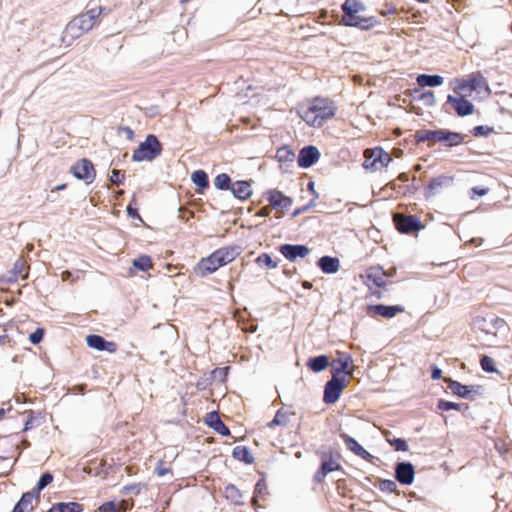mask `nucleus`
I'll list each match as a JSON object with an SVG mask.
<instances>
[{"label": "nucleus", "mask_w": 512, "mask_h": 512, "mask_svg": "<svg viewBox=\"0 0 512 512\" xmlns=\"http://www.w3.org/2000/svg\"><path fill=\"white\" fill-rule=\"evenodd\" d=\"M206 424L211 427L215 432L222 436H228L230 431L228 427L220 419L217 412L213 411L207 414L205 418Z\"/></svg>", "instance_id": "20"}, {"label": "nucleus", "mask_w": 512, "mask_h": 512, "mask_svg": "<svg viewBox=\"0 0 512 512\" xmlns=\"http://www.w3.org/2000/svg\"><path fill=\"white\" fill-rule=\"evenodd\" d=\"M124 177L125 175L123 172L117 169H113L111 172L110 181L113 184L119 185L123 181Z\"/></svg>", "instance_id": "48"}, {"label": "nucleus", "mask_w": 512, "mask_h": 512, "mask_svg": "<svg viewBox=\"0 0 512 512\" xmlns=\"http://www.w3.org/2000/svg\"><path fill=\"white\" fill-rule=\"evenodd\" d=\"M44 329L37 328L33 333L30 334L29 340L32 344H39L43 340Z\"/></svg>", "instance_id": "47"}, {"label": "nucleus", "mask_w": 512, "mask_h": 512, "mask_svg": "<svg viewBox=\"0 0 512 512\" xmlns=\"http://www.w3.org/2000/svg\"><path fill=\"white\" fill-rule=\"evenodd\" d=\"M289 421V417L287 413L282 412V410H278L273 420L268 424L269 427L274 426H285Z\"/></svg>", "instance_id": "40"}, {"label": "nucleus", "mask_w": 512, "mask_h": 512, "mask_svg": "<svg viewBox=\"0 0 512 512\" xmlns=\"http://www.w3.org/2000/svg\"><path fill=\"white\" fill-rule=\"evenodd\" d=\"M26 264L22 259H18L10 271L11 276L8 278L9 282H14L17 280L18 276H22L23 279L28 277V273L23 274L25 271Z\"/></svg>", "instance_id": "33"}, {"label": "nucleus", "mask_w": 512, "mask_h": 512, "mask_svg": "<svg viewBox=\"0 0 512 512\" xmlns=\"http://www.w3.org/2000/svg\"><path fill=\"white\" fill-rule=\"evenodd\" d=\"M320 158V152L315 146H306L302 148L298 155V165L301 168H309Z\"/></svg>", "instance_id": "15"}, {"label": "nucleus", "mask_w": 512, "mask_h": 512, "mask_svg": "<svg viewBox=\"0 0 512 512\" xmlns=\"http://www.w3.org/2000/svg\"><path fill=\"white\" fill-rule=\"evenodd\" d=\"M36 499L34 493L26 492L24 493L18 503L15 505L12 512H31L33 510V499Z\"/></svg>", "instance_id": "25"}, {"label": "nucleus", "mask_w": 512, "mask_h": 512, "mask_svg": "<svg viewBox=\"0 0 512 512\" xmlns=\"http://www.w3.org/2000/svg\"><path fill=\"white\" fill-rule=\"evenodd\" d=\"M404 311V307L401 305H373L369 306V312L382 316L384 318L390 319L397 315V313H401Z\"/></svg>", "instance_id": "19"}, {"label": "nucleus", "mask_w": 512, "mask_h": 512, "mask_svg": "<svg viewBox=\"0 0 512 512\" xmlns=\"http://www.w3.org/2000/svg\"><path fill=\"white\" fill-rule=\"evenodd\" d=\"M353 360L347 353H341L337 359L332 362V376L339 377L340 374L352 375Z\"/></svg>", "instance_id": "13"}, {"label": "nucleus", "mask_w": 512, "mask_h": 512, "mask_svg": "<svg viewBox=\"0 0 512 512\" xmlns=\"http://www.w3.org/2000/svg\"><path fill=\"white\" fill-rule=\"evenodd\" d=\"M257 263L260 266H266L268 268L274 269L277 267V263L273 261V259L268 254H262L257 258Z\"/></svg>", "instance_id": "44"}, {"label": "nucleus", "mask_w": 512, "mask_h": 512, "mask_svg": "<svg viewBox=\"0 0 512 512\" xmlns=\"http://www.w3.org/2000/svg\"><path fill=\"white\" fill-rule=\"evenodd\" d=\"M444 79L440 75L421 74L417 77V84L421 87H436L442 85Z\"/></svg>", "instance_id": "28"}, {"label": "nucleus", "mask_w": 512, "mask_h": 512, "mask_svg": "<svg viewBox=\"0 0 512 512\" xmlns=\"http://www.w3.org/2000/svg\"><path fill=\"white\" fill-rule=\"evenodd\" d=\"M162 146L155 135H148L132 154L135 162L152 161L161 154Z\"/></svg>", "instance_id": "6"}, {"label": "nucleus", "mask_w": 512, "mask_h": 512, "mask_svg": "<svg viewBox=\"0 0 512 512\" xmlns=\"http://www.w3.org/2000/svg\"><path fill=\"white\" fill-rule=\"evenodd\" d=\"M267 199L271 206L275 209H288L292 205L291 198L285 196L278 190L268 191Z\"/></svg>", "instance_id": "18"}, {"label": "nucleus", "mask_w": 512, "mask_h": 512, "mask_svg": "<svg viewBox=\"0 0 512 512\" xmlns=\"http://www.w3.org/2000/svg\"><path fill=\"white\" fill-rule=\"evenodd\" d=\"M192 182L199 188V191L207 188L209 185L208 176L203 170H197L191 175Z\"/></svg>", "instance_id": "35"}, {"label": "nucleus", "mask_w": 512, "mask_h": 512, "mask_svg": "<svg viewBox=\"0 0 512 512\" xmlns=\"http://www.w3.org/2000/svg\"><path fill=\"white\" fill-rule=\"evenodd\" d=\"M6 338H7V336H5V335H0V346H1V345H3V344H5V342H6Z\"/></svg>", "instance_id": "61"}, {"label": "nucleus", "mask_w": 512, "mask_h": 512, "mask_svg": "<svg viewBox=\"0 0 512 512\" xmlns=\"http://www.w3.org/2000/svg\"><path fill=\"white\" fill-rule=\"evenodd\" d=\"M318 267L326 274H335L340 269V261L336 257L323 256L317 262Z\"/></svg>", "instance_id": "21"}, {"label": "nucleus", "mask_w": 512, "mask_h": 512, "mask_svg": "<svg viewBox=\"0 0 512 512\" xmlns=\"http://www.w3.org/2000/svg\"><path fill=\"white\" fill-rule=\"evenodd\" d=\"M66 185L65 184H61V185H58L55 190L59 191V190H63L65 189Z\"/></svg>", "instance_id": "63"}, {"label": "nucleus", "mask_w": 512, "mask_h": 512, "mask_svg": "<svg viewBox=\"0 0 512 512\" xmlns=\"http://www.w3.org/2000/svg\"><path fill=\"white\" fill-rule=\"evenodd\" d=\"M329 365V359L326 355L312 357L307 362V367L313 372H321Z\"/></svg>", "instance_id": "30"}, {"label": "nucleus", "mask_w": 512, "mask_h": 512, "mask_svg": "<svg viewBox=\"0 0 512 512\" xmlns=\"http://www.w3.org/2000/svg\"><path fill=\"white\" fill-rule=\"evenodd\" d=\"M232 194L240 200H246L252 195L251 185L247 181H236L230 188Z\"/></svg>", "instance_id": "24"}, {"label": "nucleus", "mask_w": 512, "mask_h": 512, "mask_svg": "<svg viewBox=\"0 0 512 512\" xmlns=\"http://www.w3.org/2000/svg\"><path fill=\"white\" fill-rule=\"evenodd\" d=\"M266 489V484L263 481H258V483L255 486V496L253 498L254 504L257 503V495L263 494L264 490Z\"/></svg>", "instance_id": "50"}, {"label": "nucleus", "mask_w": 512, "mask_h": 512, "mask_svg": "<svg viewBox=\"0 0 512 512\" xmlns=\"http://www.w3.org/2000/svg\"><path fill=\"white\" fill-rule=\"evenodd\" d=\"M494 322H495V324H500V325L504 324V321L502 319H495Z\"/></svg>", "instance_id": "64"}, {"label": "nucleus", "mask_w": 512, "mask_h": 512, "mask_svg": "<svg viewBox=\"0 0 512 512\" xmlns=\"http://www.w3.org/2000/svg\"><path fill=\"white\" fill-rule=\"evenodd\" d=\"M490 132V128L486 127V126H476L474 129H473V134L474 136H486L488 135V133Z\"/></svg>", "instance_id": "51"}, {"label": "nucleus", "mask_w": 512, "mask_h": 512, "mask_svg": "<svg viewBox=\"0 0 512 512\" xmlns=\"http://www.w3.org/2000/svg\"><path fill=\"white\" fill-rule=\"evenodd\" d=\"M395 223H396L397 229L401 233H412V232L418 231L422 228L420 220L416 216H413V215H408V216L396 215Z\"/></svg>", "instance_id": "10"}, {"label": "nucleus", "mask_w": 512, "mask_h": 512, "mask_svg": "<svg viewBox=\"0 0 512 512\" xmlns=\"http://www.w3.org/2000/svg\"><path fill=\"white\" fill-rule=\"evenodd\" d=\"M431 377H432V379H435V380L440 379L442 377V370L440 368H438L437 366H433Z\"/></svg>", "instance_id": "53"}, {"label": "nucleus", "mask_w": 512, "mask_h": 512, "mask_svg": "<svg viewBox=\"0 0 512 512\" xmlns=\"http://www.w3.org/2000/svg\"><path fill=\"white\" fill-rule=\"evenodd\" d=\"M71 275H72V274H71V272H70V271H64V272L62 273V280H63V281H67V280H69V278L71 277Z\"/></svg>", "instance_id": "57"}, {"label": "nucleus", "mask_w": 512, "mask_h": 512, "mask_svg": "<svg viewBox=\"0 0 512 512\" xmlns=\"http://www.w3.org/2000/svg\"><path fill=\"white\" fill-rule=\"evenodd\" d=\"M170 470L168 468H157L156 473L158 476H164L165 474L169 473Z\"/></svg>", "instance_id": "56"}, {"label": "nucleus", "mask_w": 512, "mask_h": 512, "mask_svg": "<svg viewBox=\"0 0 512 512\" xmlns=\"http://www.w3.org/2000/svg\"><path fill=\"white\" fill-rule=\"evenodd\" d=\"M277 157L279 160H292L294 157V153L290 151L288 148L283 147L277 151Z\"/></svg>", "instance_id": "49"}, {"label": "nucleus", "mask_w": 512, "mask_h": 512, "mask_svg": "<svg viewBox=\"0 0 512 512\" xmlns=\"http://www.w3.org/2000/svg\"><path fill=\"white\" fill-rule=\"evenodd\" d=\"M379 488L381 491L392 493L396 491L397 484L393 480L386 479L380 482Z\"/></svg>", "instance_id": "46"}, {"label": "nucleus", "mask_w": 512, "mask_h": 512, "mask_svg": "<svg viewBox=\"0 0 512 512\" xmlns=\"http://www.w3.org/2000/svg\"><path fill=\"white\" fill-rule=\"evenodd\" d=\"M238 255L236 248H221L213 252L207 258H203L197 264L195 271L201 276L205 277L213 272H215L218 268L230 263L233 261Z\"/></svg>", "instance_id": "4"}, {"label": "nucleus", "mask_w": 512, "mask_h": 512, "mask_svg": "<svg viewBox=\"0 0 512 512\" xmlns=\"http://www.w3.org/2000/svg\"><path fill=\"white\" fill-rule=\"evenodd\" d=\"M488 191H489L488 188H478V187L472 188L473 194H475L479 197L485 196L488 193Z\"/></svg>", "instance_id": "52"}, {"label": "nucleus", "mask_w": 512, "mask_h": 512, "mask_svg": "<svg viewBox=\"0 0 512 512\" xmlns=\"http://www.w3.org/2000/svg\"><path fill=\"white\" fill-rule=\"evenodd\" d=\"M397 9L394 6L389 7L387 10H382L381 15L387 16V15H394L396 14Z\"/></svg>", "instance_id": "55"}, {"label": "nucleus", "mask_w": 512, "mask_h": 512, "mask_svg": "<svg viewBox=\"0 0 512 512\" xmlns=\"http://www.w3.org/2000/svg\"><path fill=\"white\" fill-rule=\"evenodd\" d=\"M338 469H340V465L333 459L332 455L323 454L322 463L319 470L314 475V481L321 483L330 472Z\"/></svg>", "instance_id": "14"}, {"label": "nucleus", "mask_w": 512, "mask_h": 512, "mask_svg": "<svg viewBox=\"0 0 512 512\" xmlns=\"http://www.w3.org/2000/svg\"><path fill=\"white\" fill-rule=\"evenodd\" d=\"M232 455L235 459L245 462L247 464L253 462V457L249 449L245 446H236L232 451Z\"/></svg>", "instance_id": "34"}, {"label": "nucleus", "mask_w": 512, "mask_h": 512, "mask_svg": "<svg viewBox=\"0 0 512 512\" xmlns=\"http://www.w3.org/2000/svg\"><path fill=\"white\" fill-rule=\"evenodd\" d=\"M364 157L363 167L372 171L381 170L392 161L391 156L380 147L366 149Z\"/></svg>", "instance_id": "7"}, {"label": "nucleus", "mask_w": 512, "mask_h": 512, "mask_svg": "<svg viewBox=\"0 0 512 512\" xmlns=\"http://www.w3.org/2000/svg\"><path fill=\"white\" fill-rule=\"evenodd\" d=\"M387 441L395 448L396 451L406 452L408 450L407 442L401 438L387 439Z\"/></svg>", "instance_id": "45"}, {"label": "nucleus", "mask_w": 512, "mask_h": 512, "mask_svg": "<svg viewBox=\"0 0 512 512\" xmlns=\"http://www.w3.org/2000/svg\"><path fill=\"white\" fill-rule=\"evenodd\" d=\"M280 252L289 261H294L298 257L304 258L309 254V248L306 245L284 244L280 247Z\"/></svg>", "instance_id": "17"}, {"label": "nucleus", "mask_w": 512, "mask_h": 512, "mask_svg": "<svg viewBox=\"0 0 512 512\" xmlns=\"http://www.w3.org/2000/svg\"><path fill=\"white\" fill-rule=\"evenodd\" d=\"M445 382L448 384L450 391L461 398H467L471 392L475 391V387L471 385H463L458 381L450 378H445Z\"/></svg>", "instance_id": "22"}, {"label": "nucleus", "mask_w": 512, "mask_h": 512, "mask_svg": "<svg viewBox=\"0 0 512 512\" xmlns=\"http://www.w3.org/2000/svg\"><path fill=\"white\" fill-rule=\"evenodd\" d=\"M52 481H53V475L51 473L46 472V473L42 474V476L40 477V479L37 483L36 488L34 489V494H35L36 499L39 498L40 492L44 488H46Z\"/></svg>", "instance_id": "38"}, {"label": "nucleus", "mask_w": 512, "mask_h": 512, "mask_svg": "<svg viewBox=\"0 0 512 512\" xmlns=\"http://www.w3.org/2000/svg\"><path fill=\"white\" fill-rule=\"evenodd\" d=\"M101 512H125L126 505L124 501L115 502V501H109L104 504H102L99 508Z\"/></svg>", "instance_id": "36"}, {"label": "nucleus", "mask_w": 512, "mask_h": 512, "mask_svg": "<svg viewBox=\"0 0 512 512\" xmlns=\"http://www.w3.org/2000/svg\"><path fill=\"white\" fill-rule=\"evenodd\" d=\"M260 215L261 216H267L268 215V208L262 209L261 212H260Z\"/></svg>", "instance_id": "62"}, {"label": "nucleus", "mask_w": 512, "mask_h": 512, "mask_svg": "<svg viewBox=\"0 0 512 512\" xmlns=\"http://www.w3.org/2000/svg\"><path fill=\"white\" fill-rule=\"evenodd\" d=\"M133 266L140 271H148L152 268L151 258L147 255H141L132 262Z\"/></svg>", "instance_id": "37"}, {"label": "nucleus", "mask_w": 512, "mask_h": 512, "mask_svg": "<svg viewBox=\"0 0 512 512\" xmlns=\"http://www.w3.org/2000/svg\"><path fill=\"white\" fill-rule=\"evenodd\" d=\"M437 407L439 410H442V411H449L452 409L460 411L462 408V405L458 404V403L450 402V401L439 400Z\"/></svg>", "instance_id": "43"}, {"label": "nucleus", "mask_w": 512, "mask_h": 512, "mask_svg": "<svg viewBox=\"0 0 512 512\" xmlns=\"http://www.w3.org/2000/svg\"><path fill=\"white\" fill-rule=\"evenodd\" d=\"M485 85V79L480 74H473L468 80H464L460 85V89H466L469 88L471 91H475L478 89H481L482 86Z\"/></svg>", "instance_id": "27"}, {"label": "nucleus", "mask_w": 512, "mask_h": 512, "mask_svg": "<svg viewBox=\"0 0 512 512\" xmlns=\"http://www.w3.org/2000/svg\"><path fill=\"white\" fill-rule=\"evenodd\" d=\"M123 130L126 132L127 137H128L129 139H132V137H133V135H134L133 131H132L129 127H125V128H123Z\"/></svg>", "instance_id": "58"}, {"label": "nucleus", "mask_w": 512, "mask_h": 512, "mask_svg": "<svg viewBox=\"0 0 512 512\" xmlns=\"http://www.w3.org/2000/svg\"><path fill=\"white\" fill-rule=\"evenodd\" d=\"M481 368L488 373H494L497 371L493 358L484 355L480 360Z\"/></svg>", "instance_id": "42"}, {"label": "nucleus", "mask_w": 512, "mask_h": 512, "mask_svg": "<svg viewBox=\"0 0 512 512\" xmlns=\"http://www.w3.org/2000/svg\"><path fill=\"white\" fill-rule=\"evenodd\" d=\"M127 214L132 218H138L141 219L140 215L138 214V211L136 208H133L132 206L127 207Z\"/></svg>", "instance_id": "54"}, {"label": "nucleus", "mask_w": 512, "mask_h": 512, "mask_svg": "<svg viewBox=\"0 0 512 512\" xmlns=\"http://www.w3.org/2000/svg\"><path fill=\"white\" fill-rule=\"evenodd\" d=\"M32 427V418L28 419L25 423L24 430L27 431Z\"/></svg>", "instance_id": "59"}, {"label": "nucleus", "mask_w": 512, "mask_h": 512, "mask_svg": "<svg viewBox=\"0 0 512 512\" xmlns=\"http://www.w3.org/2000/svg\"><path fill=\"white\" fill-rule=\"evenodd\" d=\"M344 441L347 447L357 456L365 460H369L370 458H372V455L368 451H366L354 438L345 435Z\"/></svg>", "instance_id": "26"}, {"label": "nucleus", "mask_w": 512, "mask_h": 512, "mask_svg": "<svg viewBox=\"0 0 512 512\" xmlns=\"http://www.w3.org/2000/svg\"><path fill=\"white\" fill-rule=\"evenodd\" d=\"M417 99L427 107H433L436 104V99L432 91L421 92Z\"/></svg>", "instance_id": "41"}, {"label": "nucleus", "mask_w": 512, "mask_h": 512, "mask_svg": "<svg viewBox=\"0 0 512 512\" xmlns=\"http://www.w3.org/2000/svg\"><path fill=\"white\" fill-rule=\"evenodd\" d=\"M447 103L451 104L457 115L461 117L470 115L474 111V105L462 95L458 97L449 95Z\"/></svg>", "instance_id": "12"}, {"label": "nucleus", "mask_w": 512, "mask_h": 512, "mask_svg": "<svg viewBox=\"0 0 512 512\" xmlns=\"http://www.w3.org/2000/svg\"><path fill=\"white\" fill-rule=\"evenodd\" d=\"M83 506L77 502H60L54 504L47 512H82Z\"/></svg>", "instance_id": "29"}, {"label": "nucleus", "mask_w": 512, "mask_h": 512, "mask_svg": "<svg viewBox=\"0 0 512 512\" xmlns=\"http://www.w3.org/2000/svg\"><path fill=\"white\" fill-rule=\"evenodd\" d=\"M398 178L403 182L408 181V175L406 173H401Z\"/></svg>", "instance_id": "60"}, {"label": "nucleus", "mask_w": 512, "mask_h": 512, "mask_svg": "<svg viewBox=\"0 0 512 512\" xmlns=\"http://www.w3.org/2000/svg\"><path fill=\"white\" fill-rule=\"evenodd\" d=\"M414 475V466L410 462H399L395 467V478L402 485L412 484Z\"/></svg>", "instance_id": "11"}, {"label": "nucleus", "mask_w": 512, "mask_h": 512, "mask_svg": "<svg viewBox=\"0 0 512 512\" xmlns=\"http://www.w3.org/2000/svg\"><path fill=\"white\" fill-rule=\"evenodd\" d=\"M341 8L343 11L342 22L346 26L369 30L377 25L375 17H361L358 15L366 9L365 4L360 0H345Z\"/></svg>", "instance_id": "3"}, {"label": "nucleus", "mask_w": 512, "mask_h": 512, "mask_svg": "<svg viewBox=\"0 0 512 512\" xmlns=\"http://www.w3.org/2000/svg\"><path fill=\"white\" fill-rule=\"evenodd\" d=\"M344 388L345 379L333 375L332 378L325 385L323 401L326 404L335 403L339 399L341 392Z\"/></svg>", "instance_id": "8"}, {"label": "nucleus", "mask_w": 512, "mask_h": 512, "mask_svg": "<svg viewBox=\"0 0 512 512\" xmlns=\"http://www.w3.org/2000/svg\"><path fill=\"white\" fill-rule=\"evenodd\" d=\"M453 182V178L445 175H440L433 178L427 186V195L433 196L437 194L443 187L449 186Z\"/></svg>", "instance_id": "23"}, {"label": "nucleus", "mask_w": 512, "mask_h": 512, "mask_svg": "<svg viewBox=\"0 0 512 512\" xmlns=\"http://www.w3.org/2000/svg\"><path fill=\"white\" fill-rule=\"evenodd\" d=\"M102 13V7L91 8L85 13L74 17L64 30L63 41H73L84 33L90 31L98 22Z\"/></svg>", "instance_id": "2"}, {"label": "nucleus", "mask_w": 512, "mask_h": 512, "mask_svg": "<svg viewBox=\"0 0 512 512\" xmlns=\"http://www.w3.org/2000/svg\"><path fill=\"white\" fill-rule=\"evenodd\" d=\"M418 142L438 141L447 142V146L453 147L464 141V135L448 130H420L415 135Z\"/></svg>", "instance_id": "5"}, {"label": "nucleus", "mask_w": 512, "mask_h": 512, "mask_svg": "<svg viewBox=\"0 0 512 512\" xmlns=\"http://www.w3.org/2000/svg\"><path fill=\"white\" fill-rule=\"evenodd\" d=\"M86 342L90 348L96 349L98 351H107L109 353H115L117 351V344L115 342L106 341L102 336L99 335H88Z\"/></svg>", "instance_id": "16"}, {"label": "nucleus", "mask_w": 512, "mask_h": 512, "mask_svg": "<svg viewBox=\"0 0 512 512\" xmlns=\"http://www.w3.org/2000/svg\"><path fill=\"white\" fill-rule=\"evenodd\" d=\"M224 496L226 499L230 500L236 505H242L243 502V495L235 485L228 484L224 489Z\"/></svg>", "instance_id": "31"}, {"label": "nucleus", "mask_w": 512, "mask_h": 512, "mask_svg": "<svg viewBox=\"0 0 512 512\" xmlns=\"http://www.w3.org/2000/svg\"><path fill=\"white\" fill-rule=\"evenodd\" d=\"M297 112L308 125L321 127L327 120L335 116L336 107L329 99L316 97L307 105L300 106Z\"/></svg>", "instance_id": "1"}, {"label": "nucleus", "mask_w": 512, "mask_h": 512, "mask_svg": "<svg viewBox=\"0 0 512 512\" xmlns=\"http://www.w3.org/2000/svg\"><path fill=\"white\" fill-rule=\"evenodd\" d=\"M367 279L377 287H384L386 285L385 273L379 268H371L367 272Z\"/></svg>", "instance_id": "32"}, {"label": "nucleus", "mask_w": 512, "mask_h": 512, "mask_svg": "<svg viewBox=\"0 0 512 512\" xmlns=\"http://www.w3.org/2000/svg\"><path fill=\"white\" fill-rule=\"evenodd\" d=\"M214 185L219 190H228L231 188V179L226 173L219 174L214 179Z\"/></svg>", "instance_id": "39"}, {"label": "nucleus", "mask_w": 512, "mask_h": 512, "mask_svg": "<svg viewBox=\"0 0 512 512\" xmlns=\"http://www.w3.org/2000/svg\"><path fill=\"white\" fill-rule=\"evenodd\" d=\"M72 174L80 180H84L87 184L94 181L96 172L91 161L81 159L71 167Z\"/></svg>", "instance_id": "9"}]
</instances>
